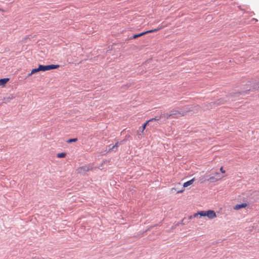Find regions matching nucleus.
Masks as SVG:
<instances>
[{
  "label": "nucleus",
  "instance_id": "obj_1",
  "mask_svg": "<svg viewBox=\"0 0 259 259\" xmlns=\"http://www.w3.org/2000/svg\"><path fill=\"white\" fill-rule=\"evenodd\" d=\"M250 90H246V91L236 92L230 93V94L226 96V97L221 98L220 99H218L217 101L214 102H211L208 103V108H213L216 106H219L220 105L224 104L226 103H230L231 101H235V99L234 98L235 97H239L240 95H244L248 94Z\"/></svg>",
  "mask_w": 259,
  "mask_h": 259
},
{
  "label": "nucleus",
  "instance_id": "obj_2",
  "mask_svg": "<svg viewBox=\"0 0 259 259\" xmlns=\"http://www.w3.org/2000/svg\"><path fill=\"white\" fill-rule=\"evenodd\" d=\"M192 110L189 106H184L179 108V110L173 109L170 111L171 118H178L181 116H184L187 113Z\"/></svg>",
  "mask_w": 259,
  "mask_h": 259
},
{
  "label": "nucleus",
  "instance_id": "obj_3",
  "mask_svg": "<svg viewBox=\"0 0 259 259\" xmlns=\"http://www.w3.org/2000/svg\"><path fill=\"white\" fill-rule=\"evenodd\" d=\"M207 217L209 219H212L217 217L214 210H208L207 211H201L200 217Z\"/></svg>",
  "mask_w": 259,
  "mask_h": 259
},
{
  "label": "nucleus",
  "instance_id": "obj_4",
  "mask_svg": "<svg viewBox=\"0 0 259 259\" xmlns=\"http://www.w3.org/2000/svg\"><path fill=\"white\" fill-rule=\"evenodd\" d=\"M40 69L41 71H46L48 70H51L53 69H57L59 67V65L50 64L48 65H43L39 64Z\"/></svg>",
  "mask_w": 259,
  "mask_h": 259
},
{
  "label": "nucleus",
  "instance_id": "obj_5",
  "mask_svg": "<svg viewBox=\"0 0 259 259\" xmlns=\"http://www.w3.org/2000/svg\"><path fill=\"white\" fill-rule=\"evenodd\" d=\"M221 179V177L219 173H217L215 176H211L208 179V181L210 182H216Z\"/></svg>",
  "mask_w": 259,
  "mask_h": 259
},
{
  "label": "nucleus",
  "instance_id": "obj_6",
  "mask_svg": "<svg viewBox=\"0 0 259 259\" xmlns=\"http://www.w3.org/2000/svg\"><path fill=\"white\" fill-rule=\"evenodd\" d=\"M14 98V96L12 94H10L4 97L3 101L4 103H7L10 102V101Z\"/></svg>",
  "mask_w": 259,
  "mask_h": 259
},
{
  "label": "nucleus",
  "instance_id": "obj_7",
  "mask_svg": "<svg viewBox=\"0 0 259 259\" xmlns=\"http://www.w3.org/2000/svg\"><path fill=\"white\" fill-rule=\"evenodd\" d=\"M119 142H117L115 145L111 146V145H109V151H116L117 147L119 146Z\"/></svg>",
  "mask_w": 259,
  "mask_h": 259
},
{
  "label": "nucleus",
  "instance_id": "obj_8",
  "mask_svg": "<svg viewBox=\"0 0 259 259\" xmlns=\"http://www.w3.org/2000/svg\"><path fill=\"white\" fill-rule=\"evenodd\" d=\"M247 204L246 203H241V204H236L234 207V209H236V210H238V209H240L242 208H245L246 206H247Z\"/></svg>",
  "mask_w": 259,
  "mask_h": 259
},
{
  "label": "nucleus",
  "instance_id": "obj_9",
  "mask_svg": "<svg viewBox=\"0 0 259 259\" xmlns=\"http://www.w3.org/2000/svg\"><path fill=\"white\" fill-rule=\"evenodd\" d=\"M163 28V26H161L158 27V28L154 29H151L150 30L144 31V32L145 33V34L150 33H153V32H157V31L162 29Z\"/></svg>",
  "mask_w": 259,
  "mask_h": 259
},
{
  "label": "nucleus",
  "instance_id": "obj_10",
  "mask_svg": "<svg viewBox=\"0 0 259 259\" xmlns=\"http://www.w3.org/2000/svg\"><path fill=\"white\" fill-rule=\"evenodd\" d=\"M9 78H4L0 79V86H4L9 81Z\"/></svg>",
  "mask_w": 259,
  "mask_h": 259
},
{
  "label": "nucleus",
  "instance_id": "obj_11",
  "mask_svg": "<svg viewBox=\"0 0 259 259\" xmlns=\"http://www.w3.org/2000/svg\"><path fill=\"white\" fill-rule=\"evenodd\" d=\"M145 35V32H142L140 33H139V34H136L133 35V36H132L130 38V39H136V38H138V37H141V36H143V35Z\"/></svg>",
  "mask_w": 259,
  "mask_h": 259
},
{
  "label": "nucleus",
  "instance_id": "obj_12",
  "mask_svg": "<svg viewBox=\"0 0 259 259\" xmlns=\"http://www.w3.org/2000/svg\"><path fill=\"white\" fill-rule=\"evenodd\" d=\"M160 116L161 118H164L165 119H166L171 118V115H170V112L169 113H161Z\"/></svg>",
  "mask_w": 259,
  "mask_h": 259
},
{
  "label": "nucleus",
  "instance_id": "obj_13",
  "mask_svg": "<svg viewBox=\"0 0 259 259\" xmlns=\"http://www.w3.org/2000/svg\"><path fill=\"white\" fill-rule=\"evenodd\" d=\"M194 180H195V179L193 178L192 179L184 183L183 184V188H186V187L191 185V184H192L193 182L194 181Z\"/></svg>",
  "mask_w": 259,
  "mask_h": 259
},
{
  "label": "nucleus",
  "instance_id": "obj_14",
  "mask_svg": "<svg viewBox=\"0 0 259 259\" xmlns=\"http://www.w3.org/2000/svg\"><path fill=\"white\" fill-rule=\"evenodd\" d=\"M148 124H149V122L148 121H147L146 122H145L142 126L140 127H139V130L141 131L142 133L143 132V131L145 130V129L146 128V126L148 125Z\"/></svg>",
  "mask_w": 259,
  "mask_h": 259
},
{
  "label": "nucleus",
  "instance_id": "obj_15",
  "mask_svg": "<svg viewBox=\"0 0 259 259\" xmlns=\"http://www.w3.org/2000/svg\"><path fill=\"white\" fill-rule=\"evenodd\" d=\"M200 213H201V211H198V212L194 214L193 215H190L189 217V220H191L192 219V218H196L197 217L198 215H199V217L200 218Z\"/></svg>",
  "mask_w": 259,
  "mask_h": 259
},
{
  "label": "nucleus",
  "instance_id": "obj_16",
  "mask_svg": "<svg viewBox=\"0 0 259 259\" xmlns=\"http://www.w3.org/2000/svg\"><path fill=\"white\" fill-rule=\"evenodd\" d=\"M39 71H41V69H40V66L39 64L38 68H33L31 70V74H34Z\"/></svg>",
  "mask_w": 259,
  "mask_h": 259
},
{
  "label": "nucleus",
  "instance_id": "obj_17",
  "mask_svg": "<svg viewBox=\"0 0 259 259\" xmlns=\"http://www.w3.org/2000/svg\"><path fill=\"white\" fill-rule=\"evenodd\" d=\"M79 169H80V170H83L84 171H88L90 169L89 166L87 165L81 166L79 167Z\"/></svg>",
  "mask_w": 259,
  "mask_h": 259
},
{
  "label": "nucleus",
  "instance_id": "obj_18",
  "mask_svg": "<svg viewBox=\"0 0 259 259\" xmlns=\"http://www.w3.org/2000/svg\"><path fill=\"white\" fill-rule=\"evenodd\" d=\"M161 119V117H160V116L159 117H158V116H156L154 118H152L149 120H148V121H149V123L150 122H151L152 121H158L160 119Z\"/></svg>",
  "mask_w": 259,
  "mask_h": 259
},
{
  "label": "nucleus",
  "instance_id": "obj_19",
  "mask_svg": "<svg viewBox=\"0 0 259 259\" xmlns=\"http://www.w3.org/2000/svg\"><path fill=\"white\" fill-rule=\"evenodd\" d=\"M66 155V153H64V152L59 153L57 154V157L58 158H64L65 157Z\"/></svg>",
  "mask_w": 259,
  "mask_h": 259
},
{
  "label": "nucleus",
  "instance_id": "obj_20",
  "mask_svg": "<svg viewBox=\"0 0 259 259\" xmlns=\"http://www.w3.org/2000/svg\"><path fill=\"white\" fill-rule=\"evenodd\" d=\"M77 141V138H73V139H68L66 142L67 143H71L72 142H75Z\"/></svg>",
  "mask_w": 259,
  "mask_h": 259
},
{
  "label": "nucleus",
  "instance_id": "obj_21",
  "mask_svg": "<svg viewBox=\"0 0 259 259\" xmlns=\"http://www.w3.org/2000/svg\"><path fill=\"white\" fill-rule=\"evenodd\" d=\"M125 141H126V140L124 139V140L121 141L120 142H119V145L124 144Z\"/></svg>",
  "mask_w": 259,
  "mask_h": 259
},
{
  "label": "nucleus",
  "instance_id": "obj_22",
  "mask_svg": "<svg viewBox=\"0 0 259 259\" xmlns=\"http://www.w3.org/2000/svg\"><path fill=\"white\" fill-rule=\"evenodd\" d=\"M220 170L222 172V173H225V171L223 169V167H221L220 168Z\"/></svg>",
  "mask_w": 259,
  "mask_h": 259
},
{
  "label": "nucleus",
  "instance_id": "obj_23",
  "mask_svg": "<svg viewBox=\"0 0 259 259\" xmlns=\"http://www.w3.org/2000/svg\"><path fill=\"white\" fill-rule=\"evenodd\" d=\"M184 191V189H182V190H181L178 191L177 192V193H182Z\"/></svg>",
  "mask_w": 259,
  "mask_h": 259
},
{
  "label": "nucleus",
  "instance_id": "obj_24",
  "mask_svg": "<svg viewBox=\"0 0 259 259\" xmlns=\"http://www.w3.org/2000/svg\"><path fill=\"white\" fill-rule=\"evenodd\" d=\"M32 74H31V72L30 73L28 74L27 77H29V76H31Z\"/></svg>",
  "mask_w": 259,
  "mask_h": 259
},
{
  "label": "nucleus",
  "instance_id": "obj_25",
  "mask_svg": "<svg viewBox=\"0 0 259 259\" xmlns=\"http://www.w3.org/2000/svg\"><path fill=\"white\" fill-rule=\"evenodd\" d=\"M153 227H154V226H151V227H150V228H149V229H148L146 231H147L148 230H150V229L152 228Z\"/></svg>",
  "mask_w": 259,
  "mask_h": 259
},
{
  "label": "nucleus",
  "instance_id": "obj_26",
  "mask_svg": "<svg viewBox=\"0 0 259 259\" xmlns=\"http://www.w3.org/2000/svg\"><path fill=\"white\" fill-rule=\"evenodd\" d=\"M0 11L4 12V10L3 9H2V8H0Z\"/></svg>",
  "mask_w": 259,
  "mask_h": 259
},
{
  "label": "nucleus",
  "instance_id": "obj_27",
  "mask_svg": "<svg viewBox=\"0 0 259 259\" xmlns=\"http://www.w3.org/2000/svg\"><path fill=\"white\" fill-rule=\"evenodd\" d=\"M259 89V86L257 88H253V90H258Z\"/></svg>",
  "mask_w": 259,
  "mask_h": 259
}]
</instances>
